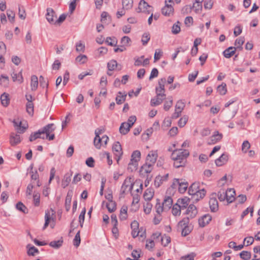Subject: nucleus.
Wrapping results in <instances>:
<instances>
[{"label":"nucleus","mask_w":260,"mask_h":260,"mask_svg":"<svg viewBox=\"0 0 260 260\" xmlns=\"http://www.w3.org/2000/svg\"><path fill=\"white\" fill-rule=\"evenodd\" d=\"M188 193L192 196V199L196 201L203 198L205 196L206 191L204 189H199V183H193L188 188Z\"/></svg>","instance_id":"1"},{"label":"nucleus","mask_w":260,"mask_h":260,"mask_svg":"<svg viewBox=\"0 0 260 260\" xmlns=\"http://www.w3.org/2000/svg\"><path fill=\"white\" fill-rule=\"evenodd\" d=\"M189 152L187 150L177 149L173 151L171 158L173 160L181 162L186 159L189 156Z\"/></svg>","instance_id":"2"},{"label":"nucleus","mask_w":260,"mask_h":260,"mask_svg":"<svg viewBox=\"0 0 260 260\" xmlns=\"http://www.w3.org/2000/svg\"><path fill=\"white\" fill-rule=\"evenodd\" d=\"M95 137L94 139V144L98 149H100L102 147H105L109 140V138L106 135H103L102 137L100 136V132L95 131Z\"/></svg>","instance_id":"3"},{"label":"nucleus","mask_w":260,"mask_h":260,"mask_svg":"<svg viewBox=\"0 0 260 260\" xmlns=\"http://www.w3.org/2000/svg\"><path fill=\"white\" fill-rule=\"evenodd\" d=\"M136 119L135 116H131L128 118L127 122H123L119 127L120 133L123 135L127 134L129 131L130 128L136 122Z\"/></svg>","instance_id":"4"},{"label":"nucleus","mask_w":260,"mask_h":260,"mask_svg":"<svg viewBox=\"0 0 260 260\" xmlns=\"http://www.w3.org/2000/svg\"><path fill=\"white\" fill-rule=\"evenodd\" d=\"M230 192L235 193L234 189L233 188H230L226 191H225L224 189H221L218 192V199L220 201H224L226 200L229 203L233 202V201H234L235 198L232 197V196L231 197L229 196V193Z\"/></svg>","instance_id":"5"},{"label":"nucleus","mask_w":260,"mask_h":260,"mask_svg":"<svg viewBox=\"0 0 260 260\" xmlns=\"http://www.w3.org/2000/svg\"><path fill=\"white\" fill-rule=\"evenodd\" d=\"M55 126L53 123L48 124L41 129V133L44 135L46 134V138L49 141L53 140L54 138V135L52 134L55 130Z\"/></svg>","instance_id":"6"},{"label":"nucleus","mask_w":260,"mask_h":260,"mask_svg":"<svg viewBox=\"0 0 260 260\" xmlns=\"http://www.w3.org/2000/svg\"><path fill=\"white\" fill-rule=\"evenodd\" d=\"M13 123L16 130L18 133H24L28 128V124L26 121L14 119Z\"/></svg>","instance_id":"7"},{"label":"nucleus","mask_w":260,"mask_h":260,"mask_svg":"<svg viewBox=\"0 0 260 260\" xmlns=\"http://www.w3.org/2000/svg\"><path fill=\"white\" fill-rule=\"evenodd\" d=\"M153 169V165L152 164H144L139 170L140 176L141 177H147L148 179L149 174Z\"/></svg>","instance_id":"8"},{"label":"nucleus","mask_w":260,"mask_h":260,"mask_svg":"<svg viewBox=\"0 0 260 260\" xmlns=\"http://www.w3.org/2000/svg\"><path fill=\"white\" fill-rule=\"evenodd\" d=\"M138 13H144L150 14L153 12V8L149 5L144 0H141L138 8L137 9Z\"/></svg>","instance_id":"9"},{"label":"nucleus","mask_w":260,"mask_h":260,"mask_svg":"<svg viewBox=\"0 0 260 260\" xmlns=\"http://www.w3.org/2000/svg\"><path fill=\"white\" fill-rule=\"evenodd\" d=\"M172 0H166L165 6L162 8V14L166 16H170L173 14L174 9L172 6Z\"/></svg>","instance_id":"10"},{"label":"nucleus","mask_w":260,"mask_h":260,"mask_svg":"<svg viewBox=\"0 0 260 260\" xmlns=\"http://www.w3.org/2000/svg\"><path fill=\"white\" fill-rule=\"evenodd\" d=\"M55 218V212L51 208L50 210L46 211L45 216V222L43 227V230L45 229L48 226L50 221H54Z\"/></svg>","instance_id":"11"},{"label":"nucleus","mask_w":260,"mask_h":260,"mask_svg":"<svg viewBox=\"0 0 260 260\" xmlns=\"http://www.w3.org/2000/svg\"><path fill=\"white\" fill-rule=\"evenodd\" d=\"M112 151L115 156V160L119 161L122 155V150L121 145L118 142L114 143L112 146Z\"/></svg>","instance_id":"12"},{"label":"nucleus","mask_w":260,"mask_h":260,"mask_svg":"<svg viewBox=\"0 0 260 260\" xmlns=\"http://www.w3.org/2000/svg\"><path fill=\"white\" fill-rule=\"evenodd\" d=\"M166 83V79L165 78L159 79L158 81V86L155 88L156 94L159 96L161 95H165V84Z\"/></svg>","instance_id":"13"},{"label":"nucleus","mask_w":260,"mask_h":260,"mask_svg":"<svg viewBox=\"0 0 260 260\" xmlns=\"http://www.w3.org/2000/svg\"><path fill=\"white\" fill-rule=\"evenodd\" d=\"M185 106V103L182 100L178 101L175 105V112L173 115V117L174 118L179 117Z\"/></svg>","instance_id":"14"},{"label":"nucleus","mask_w":260,"mask_h":260,"mask_svg":"<svg viewBox=\"0 0 260 260\" xmlns=\"http://www.w3.org/2000/svg\"><path fill=\"white\" fill-rule=\"evenodd\" d=\"M46 19L51 24H56L57 16L55 12L51 8L47 9V13L46 15Z\"/></svg>","instance_id":"15"},{"label":"nucleus","mask_w":260,"mask_h":260,"mask_svg":"<svg viewBox=\"0 0 260 260\" xmlns=\"http://www.w3.org/2000/svg\"><path fill=\"white\" fill-rule=\"evenodd\" d=\"M185 214L187 215L189 218H193L198 214V210L197 207L193 204H190L186 209Z\"/></svg>","instance_id":"16"},{"label":"nucleus","mask_w":260,"mask_h":260,"mask_svg":"<svg viewBox=\"0 0 260 260\" xmlns=\"http://www.w3.org/2000/svg\"><path fill=\"white\" fill-rule=\"evenodd\" d=\"M223 137L221 133H219L218 131H215L213 135L209 138L208 143L209 144H214L220 141Z\"/></svg>","instance_id":"17"},{"label":"nucleus","mask_w":260,"mask_h":260,"mask_svg":"<svg viewBox=\"0 0 260 260\" xmlns=\"http://www.w3.org/2000/svg\"><path fill=\"white\" fill-rule=\"evenodd\" d=\"M22 138L17 134L11 133L10 136L9 142L11 146H14L21 143Z\"/></svg>","instance_id":"18"},{"label":"nucleus","mask_w":260,"mask_h":260,"mask_svg":"<svg viewBox=\"0 0 260 260\" xmlns=\"http://www.w3.org/2000/svg\"><path fill=\"white\" fill-rule=\"evenodd\" d=\"M169 174H167L164 176L158 175L157 176L154 181V186L158 188L165 181H167L168 179Z\"/></svg>","instance_id":"19"},{"label":"nucleus","mask_w":260,"mask_h":260,"mask_svg":"<svg viewBox=\"0 0 260 260\" xmlns=\"http://www.w3.org/2000/svg\"><path fill=\"white\" fill-rule=\"evenodd\" d=\"M135 63L134 64L135 66H146L149 63V58H145L144 59V56H141L140 57H135L134 58Z\"/></svg>","instance_id":"20"},{"label":"nucleus","mask_w":260,"mask_h":260,"mask_svg":"<svg viewBox=\"0 0 260 260\" xmlns=\"http://www.w3.org/2000/svg\"><path fill=\"white\" fill-rule=\"evenodd\" d=\"M158 158V153L157 150H151L147 154L146 160L150 162H156Z\"/></svg>","instance_id":"21"},{"label":"nucleus","mask_w":260,"mask_h":260,"mask_svg":"<svg viewBox=\"0 0 260 260\" xmlns=\"http://www.w3.org/2000/svg\"><path fill=\"white\" fill-rule=\"evenodd\" d=\"M212 217L209 214H206L199 219V224L200 226L204 227L211 220Z\"/></svg>","instance_id":"22"},{"label":"nucleus","mask_w":260,"mask_h":260,"mask_svg":"<svg viewBox=\"0 0 260 260\" xmlns=\"http://www.w3.org/2000/svg\"><path fill=\"white\" fill-rule=\"evenodd\" d=\"M209 204L211 212H215L218 210V204L216 198H211Z\"/></svg>","instance_id":"23"},{"label":"nucleus","mask_w":260,"mask_h":260,"mask_svg":"<svg viewBox=\"0 0 260 260\" xmlns=\"http://www.w3.org/2000/svg\"><path fill=\"white\" fill-rule=\"evenodd\" d=\"M162 205L166 211L169 210L172 206L173 199L170 196H165Z\"/></svg>","instance_id":"24"},{"label":"nucleus","mask_w":260,"mask_h":260,"mask_svg":"<svg viewBox=\"0 0 260 260\" xmlns=\"http://www.w3.org/2000/svg\"><path fill=\"white\" fill-rule=\"evenodd\" d=\"M131 228L132 229V235L133 238H136L139 235V234L141 233L140 231H138L139 229V223L134 220L131 223Z\"/></svg>","instance_id":"25"},{"label":"nucleus","mask_w":260,"mask_h":260,"mask_svg":"<svg viewBox=\"0 0 260 260\" xmlns=\"http://www.w3.org/2000/svg\"><path fill=\"white\" fill-rule=\"evenodd\" d=\"M133 184L127 180H125L121 188V193H125L126 192L131 191L133 189Z\"/></svg>","instance_id":"26"},{"label":"nucleus","mask_w":260,"mask_h":260,"mask_svg":"<svg viewBox=\"0 0 260 260\" xmlns=\"http://www.w3.org/2000/svg\"><path fill=\"white\" fill-rule=\"evenodd\" d=\"M165 96V95L161 94L160 96H159L158 94H156L155 98L151 99L150 102L151 105L152 106H156L160 105L163 101Z\"/></svg>","instance_id":"27"},{"label":"nucleus","mask_w":260,"mask_h":260,"mask_svg":"<svg viewBox=\"0 0 260 260\" xmlns=\"http://www.w3.org/2000/svg\"><path fill=\"white\" fill-rule=\"evenodd\" d=\"M190 200L189 198L185 197L182 199H179L176 204H177L180 207H181L182 210H184L187 208V206L188 205Z\"/></svg>","instance_id":"28"},{"label":"nucleus","mask_w":260,"mask_h":260,"mask_svg":"<svg viewBox=\"0 0 260 260\" xmlns=\"http://www.w3.org/2000/svg\"><path fill=\"white\" fill-rule=\"evenodd\" d=\"M11 77L13 82H17L19 84H21L23 82V78L21 71L18 73L13 72L11 74Z\"/></svg>","instance_id":"29"},{"label":"nucleus","mask_w":260,"mask_h":260,"mask_svg":"<svg viewBox=\"0 0 260 260\" xmlns=\"http://www.w3.org/2000/svg\"><path fill=\"white\" fill-rule=\"evenodd\" d=\"M10 83L9 78L6 75L2 74L0 76V85L4 88L9 86Z\"/></svg>","instance_id":"30"},{"label":"nucleus","mask_w":260,"mask_h":260,"mask_svg":"<svg viewBox=\"0 0 260 260\" xmlns=\"http://www.w3.org/2000/svg\"><path fill=\"white\" fill-rule=\"evenodd\" d=\"M9 94L4 92L1 96V102L2 105L4 107H7L10 104Z\"/></svg>","instance_id":"31"},{"label":"nucleus","mask_w":260,"mask_h":260,"mask_svg":"<svg viewBox=\"0 0 260 260\" xmlns=\"http://www.w3.org/2000/svg\"><path fill=\"white\" fill-rule=\"evenodd\" d=\"M72 173H67L64 176L63 179L61 182V186L63 188L66 187L69 184L71 181Z\"/></svg>","instance_id":"32"},{"label":"nucleus","mask_w":260,"mask_h":260,"mask_svg":"<svg viewBox=\"0 0 260 260\" xmlns=\"http://www.w3.org/2000/svg\"><path fill=\"white\" fill-rule=\"evenodd\" d=\"M236 51V48L234 47H230L225 49L223 52V55L226 58H230L233 56Z\"/></svg>","instance_id":"33"},{"label":"nucleus","mask_w":260,"mask_h":260,"mask_svg":"<svg viewBox=\"0 0 260 260\" xmlns=\"http://www.w3.org/2000/svg\"><path fill=\"white\" fill-rule=\"evenodd\" d=\"M38 86V77L36 75H32L31 77V81H30V87L32 91H35L37 90Z\"/></svg>","instance_id":"34"},{"label":"nucleus","mask_w":260,"mask_h":260,"mask_svg":"<svg viewBox=\"0 0 260 260\" xmlns=\"http://www.w3.org/2000/svg\"><path fill=\"white\" fill-rule=\"evenodd\" d=\"M141 152L139 150L134 151L131 155V161L132 162H138L140 160Z\"/></svg>","instance_id":"35"},{"label":"nucleus","mask_w":260,"mask_h":260,"mask_svg":"<svg viewBox=\"0 0 260 260\" xmlns=\"http://www.w3.org/2000/svg\"><path fill=\"white\" fill-rule=\"evenodd\" d=\"M43 134L41 133V130H39L38 132L32 134L29 137V141L32 142L36 140L38 138L45 139V137L44 136H42Z\"/></svg>","instance_id":"36"},{"label":"nucleus","mask_w":260,"mask_h":260,"mask_svg":"<svg viewBox=\"0 0 260 260\" xmlns=\"http://www.w3.org/2000/svg\"><path fill=\"white\" fill-rule=\"evenodd\" d=\"M217 91L220 95H225L227 92V88L226 84L223 82L221 83V85L218 86L217 87Z\"/></svg>","instance_id":"37"},{"label":"nucleus","mask_w":260,"mask_h":260,"mask_svg":"<svg viewBox=\"0 0 260 260\" xmlns=\"http://www.w3.org/2000/svg\"><path fill=\"white\" fill-rule=\"evenodd\" d=\"M154 195V191L151 188L147 189L144 193V198L146 201H150L152 199Z\"/></svg>","instance_id":"38"},{"label":"nucleus","mask_w":260,"mask_h":260,"mask_svg":"<svg viewBox=\"0 0 260 260\" xmlns=\"http://www.w3.org/2000/svg\"><path fill=\"white\" fill-rule=\"evenodd\" d=\"M126 94L125 93H122L121 92H118V94L116 98V101L117 104H121L123 103L126 99Z\"/></svg>","instance_id":"39"},{"label":"nucleus","mask_w":260,"mask_h":260,"mask_svg":"<svg viewBox=\"0 0 260 260\" xmlns=\"http://www.w3.org/2000/svg\"><path fill=\"white\" fill-rule=\"evenodd\" d=\"M32 174L31 175V183L33 184H35V182H36V184L38 186H40L41 185V183H40L39 180H38L39 178V175L37 171H36L35 173L32 171H31Z\"/></svg>","instance_id":"40"},{"label":"nucleus","mask_w":260,"mask_h":260,"mask_svg":"<svg viewBox=\"0 0 260 260\" xmlns=\"http://www.w3.org/2000/svg\"><path fill=\"white\" fill-rule=\"evenodd\" d=\"M181 207L176 203L172 207V212L174 216H179L181 214Z\"/></svg>","instance_id":"41"},{"label":"nucleus","mask_w":260,"mask_h":260,"mask_svg":"<svg viewBox=\"0 0 260 260\" xmlns=\"http://www.w3.org/2000/svg\"><path fill=\"white\" fill-rule=\"evenodd\" d=\"M16 208L23 213H27L28 209L21 202H19L16 205Z\"/></svg>","instance_id":"42"},{"label":"nucleus","mask_w":260,"mask_h":260,"mask_svg":"<svg viewBox=\"0 0 260 260\" xmlns=\"http://www.w3.org/2000/svg\"><path fill=\"white\" fill-rule=\"evenodd\" d=\"M173 105V98L172 96L169 97L165 102L164 109L165 111H168Z\"/></svg>","instance_id":"43"},{"label":"nucleus","mask_w":260,"mask_h":260,"mask_svg":"<svg viewBox=\"0 0 260 260\" xmlns=\"http://www.w3.org/2000/svg\"><path fill=\"white\" fill-rule=\"evenodd\" d=\"M188 120V116L187 115H183L180 118L178 122V125L180 127H184Z\"/></svg>","instance_id":"44"},{"label":"nucleus","mask_w":260,"mask_h":260,"mask_svg":"<svg viewBox=\"0 0 260 260\" xmlns=\"http://www.w3.org/2000/svg\"><path fill=\"white\" fill-rule=\"evenodd\" d=\"M27 248H28L27 254L28 255L34 256L35 253H39L38 249L34 246H30V244H28Z\"/></svg>","instance_id":"45"},{"label":"nucleus","mask_w":260,"mask_h":260,"mask_svg":"<svg viewBox=\"0 0 260 260\" xmlns=\"http://www.w3.org/2000/svg\"><path fill=\"white\" fill-rule=\"evenodd\" d=\"M26 110L30 116H32L34 112V105L33 103H26Z\"/></svg>","instance_id":"46"},{"label":"nucleus","mask_w":260,"mask_h":260,"mask_svg":"<svg viewBox=\"0 0 260 260\" xmlns=\"http://www.w3.org/2000/svg\"><path fill=\"white\" fill-rule=\"evenodd\" d=\"M251 145L248 141H244L241 146V150L243 153H247L248 150L250 148Z\"/></svg>","instance_id":"47"},{"label":"nucleus","mask_w":260,"mask_h":260,"mask_svg":"<svg viewBox=\"0 0 260 260\" xmlns=\"http://www.w3.org/2000/svg\"><path fill=\"white\" fill-rule=\"evenodd\" d=\"M106 207L108 210V211L112 213L114 212L116 209V203L113 201H111L108 202L107 204Z\"/></svg>","instance_id":"48"},{"label":"nucleus","mask_w":260,"mask_h":260,"mask_svg":"<svg viewBox=\"0 0 260 260\" xmlns=\"http://www.w3.org/2000/svg\"><path fill=\"white\" fill-rule=\"evenodd\" d=\"M87 56L85 55H80L75 59L76 61L80 64H84L86 63L87 61Z\"/></svg>","instance_id":"49"},{"label":"nucleus","mask_w":260,"mask_h":260,"mask_svg":"<svg viewBox=\"0 0 260 260\" xmlns=\"http://www.w3.org/2000/svg\"><path fill=\"white\" fill-rule=\"evenodd\" d=\"M189 217H185V218H183L178 223V228L182 229L184 227L187 226L188 224L189 223Z\"/></svg>","instance_id":"50"},{"label":"nucleus","mask_w":260,"mask_h":260,"mask_svg":"<svg viewBox=\"0 0 260 260\" xmlns=\"http://www.w3.org/2000/svg\"><path fill=\"white\" fill-rule=\"evenodd\" d=\"M76 50L77 52H84L85 51V44L84 43L80 41L76 44Z\"/></svg>","instance_id":"51"},{"label":"nucleus","mask_w":260,"mask_h":260,"mask_svg":"<svg viewBox=\"0 0 260 260\" xmlns=\"http://www.w3.org/2000/svg\"><path fill=\"white\" fill-rule=\"evenodd\" d=\"M187 187L188 183L187 182H180L178 188L179 191L181 193H183L185 192Z\"/></svg>","instance_id":"52"},{"label":"nucleus","mask_w":260,"mask_h":260,"mask_svg":"<svg viewBox=\"0 0 260 260\" xmlns=\"http://www.w3.org/2000/svg\"><path fill=\"white\" fill-rule=\"evenodd\" d=\"M245 42V39L244 37H240L236 39L235 42V48H242V46Z\"/></svg>","instance_id":"53"},{"label":"nucleus","mask_w":260,"mask_h":260,"mask_svg":"<svg viewBox=\"0 0 260 260\" xmlns=\"http://www.w3.org/2000/svg\"><path fill=\"white\" fill-rule=\"evenodd\" d=\"M133 0H122L123 8L125 9H129L133 7Z\"/></svg>","instance_id":"54"},{"label":"nucleus","mask_w":260,"mask_h":260,"mask_svg":"<svg viewBox=\"0 0 260 260\" xmlns=\"http://www.w3.org/2000/svg\"><path fill=\"white\" fill-rule=\"evenodd\" d=\"M117 66V62L115 60H111L108 63L107 67L109 71H113Z\"/></svg>","instance_id":"55"},{"label":"nucleus","mask_w":260,"mask_h":260,"mask_svg":"<svg viewBox=\"0 0 260 260\" xmlns=\"http://www.w3.org/2000/svg\"><path fill=\"white\" fill-rule=\"evenodd\" d=\"M131 42V39L127 36H124L121 39V43L122 46L124 47L125 46H130V43Z\"/></svg>","instance_id":"56"},{"label":"nucleus","mask_w":260,"mask_h":260,"mask_svg":"<svg viewBox=\"0 0 260 260\" xmlns=\"http://www.w3.org/2000/svg\"><path fill=\"white\" fill-rule=\"evenodd\" d=\"M85 213L86 209L85 208H84L79 216V222L80 223V225L81 228L83 227V223L84 221Z\"/></svg>","instance_id":"57"},{"label":"nucleus","mask_w":260,"mask_h":260,"mask_svg":"<svg viewBox=\"0 0 260 260\" xmlns=\"http://www.w3.org/2000/svg\"><path fill=\"white\" fill-rule=\"evenodd\" d=\"M180 23L179 21L175 23L172 26V32L174 34H177L180 31Z\"/></svg>","instance_id":"58"},{"label":"nucleus","mask_w":260,"mask_h":260,"mask_svg":"<svg viewBox=\"0 0 260 260\" xmlns=\"http://www.w3.org/2000/svg\"><path fill=\"white\" fill-rule=\"evenodd\" d=\"M62 243L63 241L60 240L58 241H51L49 243V245L54 248H58L62 245Z\"/></svg>","instance_id":"59"},{"label":"nucleus","mask_w":260,"mask_h":260,"mask_svg":"<svg viewBox=\"0 0 260 260\" xmlns=\"http://www.w3.org/2000/svg\"><path fill=\"white\" fill-rule=\"evenodd\" d=\"M240 256L244 260H248L251 257V253L247 251H243L240 253Z\"/></svg>","instance_id":"60"},{"label":"nucleus","mask_w":260,"mask_h":260,"mask_svg":"<svg viewBox=\"0 0 260 260\" xmlns=\"http://www.w3.org/2000/svg\"><path fill=\"white\" fill-rule=\"evenodd\" d=\"M80 231H79L78 233L76 234L75 238L73 240L74 245L76 247H78L79 246L81 242L80 235Z\"/></svg>","instance_id":"61"},{"label":"nucleus","mask_w":260,"mask_h":260,"mask_svg":"<svg viewBox=\"0 0 260 260\" xmlns=\"http://www.w3.org/2000/svg\"><path fill=\"white\" fill-rule=\"evenodd\" d=\"M150 34L148 32H145L142 37L141 41L144 45H146L150 40Z\"/></svg>","instance_id":"62"},{"label":"nucleus","mask_w":260,"mask_h":260,"mask_svg":"<svg viewBox=\"0 0 260 260\" xmlns=\"http://www.w3.org/2000/svg\"><path fill=\"white\" fill-rule=\"evenodd\" d=\"M110 20V17L108 14L106 12H103L101 14V21L103 23H106L107 21Z\"/></svg>","instance_id":"63"},{"label":"nucleus","mask_w":260,"mask_h":260,"mask_svg":"<svg viewBox=\"0 0 260 260\" xmlns=\"http://www.w3.org/2000/svg\"><path fill=\"white\" fill-rule=\"evenodd\" d=\"M161 244L167 246L171 242V238L169 236L164 235L161 238Z\"/></svg>","instance_id":"64"}]
</instances>
